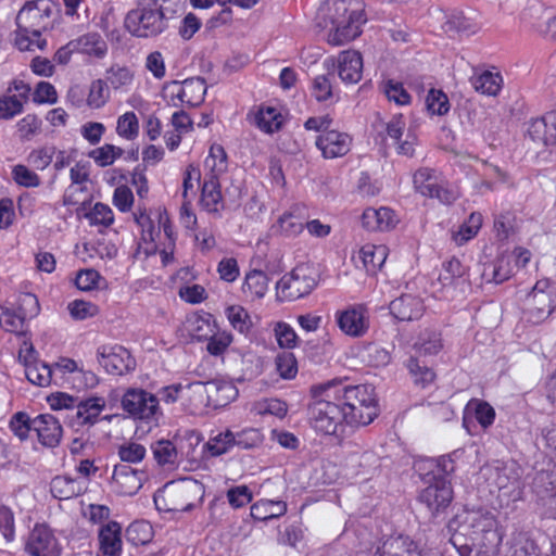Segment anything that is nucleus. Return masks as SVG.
<instances>
[{"label":"nucleus","instance_id":"nucleus-1","mask_svg":"<svg viewBox=\"0 0 556 556\" xmlns=\"http://www.w3.org/2000/svg\"><path fill=\"white\" fill-rule=\"evenodd\" d=\"M339 393L337 379L311 388L312 401L307 410L311 425L316 431L334 434L338 426L344 422Z\"/></svg>","mask_w":556,"mask_h":556},{"label":"nucleus","instance_id":"nucleus-2","mask_svg":"<svg viewBox=\"0 0 556 556\" xmlns=\"http://www.w3.org/2000/svg\"><path fill=\"white\" fill-rule=\"evenodd\" d=\"M339 404L344 422L350 426H367L378 416L375 390L370 386L348 384L337 379Z\"/></svg>","mask_w":556,"mask_h":556},{"label":"nucleus","instance_id":"nucleus-3","mask_svg":"<svg viewBox=\"0 0 556 556\" xmlns=\"http://www.w3.org/2000/svg\"><path fill=\"white\" fill-rule=\"evenodd\" d=\"M124 25L137 38H154L170 27L152 0H138L137 7L127 13Z\"/></svg>","mask_w":556,"mask_h":556},{"label":"nucleus","instance_id":"nucleus-4","mask_svg":"<svg viewBox=\"0 0 556 556\" xmlns=\"http://www.w3.org/2000/svg\"><path fill=\"white\" fill-rule=\"evenodd\" d=\"M156 395L141 388H128L121 397L123 410L131 418L146 424H157L162 416Z\"/></svg>","mask_w":556,"mask_h":556},{"label":"nucleus","instance_id":"nucleus-5","mask_svg":"<svg viewBox=\"0 0 556 556\" xmlns=\"http://www.w3.org/2000/svg\"><path fill=\"white\" fill-rule=\"evenodd\" d=\"M415 190L424 197L437 199L445 205L453 204L458 199V192L445 179L442 173L421 167L413 176Z\"/></svg>","mask_w":556,"mask_h":556},{"label":"nucleus","instance_id":"nucleus-6","mask_svg":"<svg viewBox=\"0 0 556 556\" xmlns=\"http://www.w3.org/2000/svg\"><path fill=\"white\" fill-rule=\"evenodd\" d=\"M556 308V285L548 279L539 280L525 299L529 320L539 324Z\"/></svg>","mask_w":556,"mask_h":556},{"label":"nucleus","instance_id":"nucleus-7","mask_svg":"<svg viewBox=\"0 0 556 556\" xmlns=\"http://www.w3.org/2000/svg\"><path fill=\"white\" fill-rule=\"evenodd\" d=\"M31 13H35V17H41L37 0L27 1L16 15L15 46L21 51L31 50L33 46L42 50L47 45L46 39H40V29L35 28V23H30Z\"/></svg>","mask_w":556,"mask_h":556},{"label":"nucleus","instance_id":"nucleus-8","mask_svg":"<svg viewBox=\"0 0 556 556\" xmlns=\"http://www.w3.org/2000/svg\"><path fill=\"white\" fill-rule=\"evenodd\" d=\"M494 526L495 519L490 511L484 509L465 510L450 520L447 530L450 533L459 532L462 535L471 536L475 540L476 536L492 531Z\"/></svg>","mask_w":556,"mask_h":556},{"label":"nucleus","instance_id":"nucleus-9","mask_svg":"<svg viewBox=\"0 0 556 556\" xmlns=\"http://www.w3.org/2000/svg\"><path fill=\"white\" fill-rule=\"evenodd\" d=\"M486 479L490 480L498 491L511 498L518 501L522 494V481L520 468L511 464H498L485 469Z\"/></svg>","mask_w":556,"mask_h":556},{"label":"nucleus","instance_id":"nucleus-10","mask_svg":"<svg viewBox=\"0 0 556 556\" xmlns=\"http://www.w3.org/2000/svg\"><path fill=\"white\" fill-rule=\"evenodd\" d=\"M316 279L307 266L295 267L277 282L278 294L289 301L301 299L312 292L316 287Z\"/></svg>","mask_w":556,"mask_h":556},{"label":"nucleus","instance_id":"nucleus-11","mask_svg":"<svg viewBox=\"0 0 556 556\" xmlns=\"http://www.w3.org/2000/svg\"><path fill=\"white\" fill-rule=\"evenodd\" d=\"M353 13L349 14L340 21V25H336L326 34L327 42L331 46H343L354 40L362 34V27L367 22L365 15V4L362 1L353 9Z\"/></svg>","mask_w":556,"mask_h":556},{"label":"nucleus","instance_id":"nucleus-12","mask_svg":"<svg viewBox=\"0 0 556 556\" xmlns=\"http://www.w3.org/2000/svg\"><path fill=\"white\" fill-rule=\"evenodd\" d=\"M97 361L110 375L122 376L135 369L136 362L124 346L101 345L97 349Z\"/></svg>","mask_w":556,"mask_h":556},{"label":"nucleus","instance_id":"nucleus-13","mask_svg":"<svg viewBox=\"0 0 556 556\" xmlns=\"http://www.w3.org/2000/svg\"><path fill=\"white\" fill-rule=\"evenodd\" d=\"M381 130H378V137L381 143L387 146V140L391 139L393 144L396 146V151L401 155L413 156L415 152L416 138L414 135L407 132L406 138L402 140L406 129V123L403 115L393 116L388 123H380Z\"/></svg>","mask_w":556,"mask_h":556},{"label":"nucleus","instance_id":"nucleus-14","mask_svg":"<svg viewBox=\"0 0 556 556\" xmlns=\"http://www.w3.org/2000/svg\"><path fill=\"white\" fill-rule=\"evenodd\" d=\"M166 501L164 509L167 511H190L194 505L189 502L192 497L201 492V484L191 479H185L182 483L175 484L174 482L166 484Z\"/></svg>","mask_w":556,"mask_h":556},{"label":"nucleus","instance_id":"nucleus-15","mask_svg":"<svg viewBox=\"0 0 556 556\" xmlns=\"http://www.w3.org/2000/svg\"><path fill=\"white\" fill-rule=\"evenodd\" d=\"M362 0H326L324 1L316 15V24L319 28L329 33L340 21L353 13V9Z\"/></svg>","mask_w":556,"mask_h":556},{"label":"nucleus","instance_id":"nucleus-16","mask_svg":"<svg viewBox=\"0 0 556 556\" xmlns=\"http://www.w3.org/2000/svg\"><path fill=\"white\" fill-rule=\"evenodd\" d=\"M453 498L451 483L444 478L435 479L433 483L425 488L419 500L424 503L434 516L445 509Z\"/></svg>","mask_w":556,"mask_h":556},{"label":"nucleus","instance_id":"nucleus-17","mask_svg":"<svg viewBox=\"0 0 556 556\" xmlns=\"http://www.w3.org/2000/svg\"><path fill=\"white\" fill-rule=\"evenodd\" d=\"M26 551L31 556H60L61 554L52 531L43 525H37L29 533Z\"/></svg>","mask_w":556,"mask_h":556},{"label":"nucleus","instance_id":"nucleus-18","mask_svg":"<svg viewBox=\"0 0 556 556\" xmlns=\"http://www.w3.org/2000/svg\"><path fill=\"white\" fill-rule=\"evenodd\" d=\"M337 324L343 333L353 338L364 336L369 327L366 309L362 305L338 312Z\"/></svg>","mask_w":556,"mask_h":556},{"label":"nucleus","instance_id":"nucleus-19","mask_svg":"<svg viewBox=\"0 0 556 556\" xmlns=\"http://www.w3.org/2000/svg\"><path fill=\"white\" fill-rule=\"evenodd\" d=\"M351 144L352 138L346 132L337 130L320 134L316 139V147L325 159L344 156L351 150Z\"/></svg>","mask_w":556,"mask_h":556},{"label":"nucleus","instance_id":"nucleus-20","mask_svg":"<svg viewBox=\"0 0 556 556\" xmlns=\"http://www.w3.org/2000/svg\"><path fill=\"white\" fill-rule=\"evenodd\" d=\"M33 430L37 433L39 442L47 447L58 446L63 435L59 418L51 414H41L34 418Z\"/></svg>","mask_w":556,"mask_h":556},{"label":"nucleus","instance_id":"nucleus-21","mask_svg":"<svg viewBox=\"0 0 556 556\" xmlns=\"http://www.w3.org/2000/svg\"><path fill=\"white\" fill-rule=\"evenodd\" d=\"M146 478L144 471L136 470L128 465H116L112 476L117 492L127 496L135 495L142 488Z\"/></svg>","mask_w":556,"mask_h":556},{"label":"nucleus","instance_id":"nucleus-22","mask_svg":"<svg viewBox=\"0 0 556 556\" xmlns=\"http://www.w3.org/2000/svg\"><path fill=\"white\" fill-rule=\"evenodd\" d=\"M528 136L533 142L545 147L556 144V110L532 119L528 126Z\"/></svg>","mask_w":556,"mask_h":556},{"label":"nucleus","instance_id":"nucleus-23","mask_svg":"<svg viewBox=\"0 0 556 556\" xmlns=\"http://www.w3.org/2000/svg\"><path fill=\"white\" fill-rule=\"evenodd\" d=\"M390 313L401 321L418 319L424 314V303L420 298L403 294L390 303Z\"/></svg>","mask_w":556,"mask_h":556},{"label":"nucleus","instance_id":"nucleus-24","mask_svg":"<svg viewBox=\"0 0 556 556\" xmlns=\"http://www.w3.org/2000/svg\"><path fill=\"white\" fill-rule=\"evenodd\" d=\"M338 75L345 84H356L363 75V58L354 50L342 51L338 58Z\"/></svg>","mask_w":556,"mask_h":556},{"label":"nucleus","instance_id":"nucleus-25","mask_svg":"<svg viewBox=\"0 0 556 556\" xmlns=\"http://www.w3.org/2000/svg\"><path fill=\"white\" fill-rule=\"evenodd\" d=\"M374 556H421V552L412 539L399 535L383 541Z\"/></svg>","mask_w":556,"mask_h":556},{"label":"nucleus","instance_id":"nucleus-26","mask_svg":"<svg viewBox=\"0 0 556 556\" xmlns=\"http://www.w3.org/2000/svg\"><path fill=\"white\" fill-rule=\"evenodd\" d=\"M200 204L207 213L220 216V212L225 206L217 176L211 175L204 180L201 189Z\"/></svg>","mask_w":556,"mask_h":556},{"label":"nucleus","instance_id":"nucleus-27","mask_svg":"<svg viewBox=\"0 0 556 556\" xmlns=\"http://www.w3.org/2000/svg\"><path fill=\"white\" fill-rule=\"evenodd\" d=\"M208 407H225L235 401L239 394L237 387L224 379L207 381Z\"/></svg>","mask_w":556,"mask_h":556},{"label":"nucleus","instance_id":"nucleus-28","mask_svg":"<svg viewBox=\"0 0 556 556\" xmlns=\"http://www.w3.org/2000/svg\"><path fill=\"white\" fill-rule=\"evenodd\" d=\"M494 419L495 410L489 403L472 400L465 408L463 425L468 432H471L470 425L473 420H477L483 429H486L494 422Z\"/></svg>","mask_w":556,"mask_h":556},{"label":"nucleus","instance_id":"nucleus-29","mask_svg":"<svg viewBox=\"0 0 556 556\" xmlns=\"http://www.w3.org/2000/svg\"><path fill=\"white\" fill-rule=\"evenodd\" d=\"M100 549L105 556H119L122 552V527L116 521H109L99 530Z\"/></svg>","mask_w":556,"mask_h":556},{"label":"nucleus","instance_id":"nucleus-30","mask_svg":"<svg viewBox=\"0 0 556 556\" xmlns=\"http://www.w3.org/2000/svg\"><path fill=\"white\" fill-rule=\"evenodd\" d=\"M86 482L68 476H56L50 482V492L58 500H70L86 491Z\"/></svg>","mask_w":556,"mask_h":556},{"label":"nucleus","instance_id":"nucleus-31","mask_svg":"<svg viewBox=\"0 0 556 556\" xmlns=\"http://www.w3.org/2000/svg\"><path fill=\"white\" fill-rule=\"evenodd\" d=\"M105 408V401L103 397H89L84 401H77L76 405V422L79 426L94 425Z\"/></svg>","mask_w":556,"mask_h":556},{"label":"nucleus","instance_id":"nucleus-32","mask_svg":"<svg viewBox=\"0 0 556 556\" xmlns=\"http://www.w3.org/2000/svg\"><path fill=\"white\" fill-rule=\"evenodd\" d=\"M533 491L544 506L556 507V478L548 472H540L533 481Z\"/></svg>","mask_w":556,"mask_h":556},{"label":"nucleus","instance_id":"nucleus-33","mask_svg":"<svg viewBox=\"0 0 556 556\" xmlns=\"http://www.w3.org/2000/svg\"><path fill=\"white\" fill-rule=\"evenodd\" d=\"M283 123V117L273 106H260L252 115V124L266 134L278 131Z\"/></svg>","mask_w":556,"mask_h":556},{"label":"nucleus","instance_id":"nucleus-34","mask_svg":"<svg viewBox=\"0 0 556 556\" xmlns=\"http://www.w3.org/2000/svg\"><path fill=\"white\" fill-rule=\"evenodd\" d=\"M77 52L102 59L108 52L105 40L98 33H88L74 40Z\"/></svg>","mask_w":556,"mask_h":556},{"label":"nucleus","instance_id":"nucleus-35","mask_svg":"<svg viewBox=\"0 0 556 556\" xmlns=\"http://www.w3.org/2000/svg\"><path fill=\"white\" fill-rule=\"evenodd\" d=\"M286 511L287 504L282 501L261 500L251 506V517L260 521L278 518Z\"/></svg>","mask_w":556,"mask_h":556},{"label":"nucleus","instance_id":"nucleus-36","mask_svg":"<svg viewBox=\"0 0 556 556\" xmlns=\"http://www.w3.org/2000/svg\"><path fill=\"white\" fill-rule=\"evenodd\" d=\"M151 450L157 465L173 469L178 464V452L169 440H159L151 445Z\"/></svg>","mask_w":556,"mask_h":556},{"label":"nucleus","instance_id":"nucleus-37","mask_svg":"<svg viewBox=\"0 0 556 556\" xmlns=\"http://www.w3.org/2000/svg\"><path fill=\"white\" fill-rule=\"evenodd\" d=\"M503 79L498 73L485 71L471 78L473 88L488 96H496L501 90Z\"/></svg>","mask_w":556,"mask_h":556},{"label":"nucleus","instance_id":"nucleus-38","mask_svg":"<svg viewBox=\"0 0 556 556\" xmlns=\"http://www.w3.org/2000/svg\"><path fill=\"white\" fill-rule=\"evenodd\" d=\"M26 319L17 309L0 305V326L9 332L24 334Z\"/></svg>","mask_w":556,"mask_h":556},{"label":"nucleus","instance_id":"nucleus-39","mask_svg":"<svg viewBox=\"0 0 556 556\" xmlns=\"http://www.w3.org/2000/svg\"><path fill=\"white\" fill-rule=\"evenodd\" d=\"M414 348L419 355H434L442 349L441 336L437 331L425 330L418 337Z\"/></svg>","mask_w":556,"mask_h":556},{"label":"nucleus","instance_id":"nucleus-40","mask_svg":"<svg viewBox=\"0 0 556 556\" xmlns=\"http://www.w3.org/2000/svg\"><path fill=\"white\" fill-rule=\"evenodd\" d=\"M268 288V277L262 270H251L247 274L244 283H243V292L250 293L253 298H263Z\"/></svg>","mask_w":556,"mask_h":556},{"label":"nucleus","instance_id":"nucleus-41","mask_svg":"<svg viewBox=\"0 0 556 556\" xmlns=\"http://www.w3.org/2000/svg\"><path fill=\"white\" fill-rule=\"evenodd\" d=\"M187 99L185 102L189 106H197L204 101L206 93L205 80L201 77H191L182 81Z\"/></svg>","mask_w":556,"mask_h":556},{"label":"nucleus","instance_id":"nucleus-42","mask_svg":"<svg viewBox=\"0 0 556 556\" xmlns=\"http://www.w3.org/2000/svg\"><path fill=\"white\" fill-rule=\"evenodd\" d=\"M25 374L29 382L39 387H48L52 381V369L42 362L27 364Z\"/></svg>","mask_w":556,"mask_h":556},{"label":"nucleus","instance_id":"nucleus-43","mask_svg":"<svg viewBox=\"0 0 556 556\" xmlns=\"http://www.w3.org/2000/svg\"><path fill=\"white\" fill-rule=\"evenodd\" d=\"M387 247L386 245H374L366 244L361 250V256L364 265L368 269L381 268L387 258Z\"/></svg>","mask_w":556,"mask_h":556},{"label":"nucleus","instance_id":"nucleus-44","mask_svg":"<svg viewBox=\"0 0 556 556\" xmlns=\"http://www.w3.org/2000/svg\"><path fill=\"white\" fill-rule=\"evenodd\" d=\"M184 397H187L194 408L208 406L207 382L194 381L184 386Z\"/></svg>","mask_w":556,"mask_h":556},{"label":"nucleus","instance_id":"nucleus-45","mask_svg":"<svg viewBox=\"0 0 556 556\" xmlns=\"http://www.w3.org/2000/svg\"><path fill=\"white\" fill-rule=\"evenodd\" d=\"M407 368L413 377L414 383L425 388L434 380L433 370L421 363L417 357H410L407 362Z\"/></svg>","mask_w":556,"mask_h":556},{"label":"nucleus","instance_id":"nucleus-46","mask_svg":"<svg viewBox=\"0 0 556 556\" xmlns=\"http://www.w3.org/2000/svg\"><path fill=\"white\" fill-rule=\"evenodd\" d=\"M126 541L135 546L144 545L151 539V526L146 521H135L125 531Z\"/></svg>","mask_w":556,"mask_h":556},{"label":"nucleus","instance_id":"nucleus-47","mask_svg":"<svg viewBox=\"0 0 556 556\" xmlns=\"http://www.w3.org/2000/svg\"><path fill=\"white\" fill-rule=\"evenodd\" d=\"M110 99L108 83L103 79H96L90 84L87 97V104L92 109H100Z\"/></svg>","mask_w":556,"mask_h":556},{"label":"nucleus","instance_id":"nucleus-48","mask_svg":"<svg viewBox=\"0 0 556 556\" xmlns=\"http://www.w3.org/2000/svg\"><path fill=\"white\" fill-rule=\"evenodd\" d=\"M124 151L119 147L105 143L89 152L91 157L99 166L106 167L114 163V161L123 155Z\"/></svg>","mask_w":556,"mask_h":556},{"label":"nucleus","instance_id":"nucleus-49","mask_svg":"<svg viewBox=\"0 0 556 556\" xmlns=\"http://www.w3.org/2000/svg\"><path fill=\"white\" fill-rule=\"evenodd\" d=\"M156 3L157 9L164 15L168 24L172 26L184 14L186 9V0H152Z\"/></svg>","mask_w":556,"mask_h":556},{"label":"nucleus","instance_id":"nucleus-50","mask_svg":"<svg viewBox=\"0 0 556 556\" xmlns=\"http://www.w3.org/2000/svg\"><path fill=\"white\" fill-rule=\"evenodd\" d=\"M233 446V432L226 430L212 437L205 444L211 456H219L227 453Z\"/></svg>","mask_w":556,"mask_h":556},{"label":"nucleus","instance_id":"nucleus-51","mask_svg":"<svg viewBox=\"0 0 556 556\" xmlns=\"http://www.w3.org/2000/svg\"><path fill=\"white\" fill-rule=\"evenodd\" d=\"M116 132L127 140H134L138 136L139 122L134 112H126L118 117Z\"/></svg>","mask_w":556,"mask_h":556},{"label":"nucleus","instance_id":"nucleus-52","mask_svg":"<svg viewBox=\"0 0 556 556\" xmlns=\"http://www.w3.org/2000/svg\"><path fill=\"white\" fill-rule=\"evenodd\" d=\"M299 208H293L290 212H286L278 219V225L282 233L287 237H294L302 232L304 223L301 217L296 215Z\"/></svg>","mask_w":556,"mask_h":556},{"label":"nucleus","instance_id":"nucleus-53","mask_svg":"<svg viewBox=\"0 0 556 556\" xmlns=\"http://www.w3.org/2000/svg\"><path fill=\"white\" fill-rule=\"evenodd\" d=\"M466 271L467 267L464 266L458 258L452 257L443 263L439 280L443 286H447L453 283L455 279L462 278Z\"/></svg>","mask_w":556,"mask_h":556},{"label":"nucleus","instance_id":"nucleus-54","mask_svg":"<svg viewBox=\"0 0 556 556\" xmlns=\"http://www.w3.org/2000/svg\"><path fill=\"white\" fill-rule=\"evenodd\" d=\"M516 215L506 211L497 215L494 219V230L500 240H506L515 232Z\"/></svg>","mask_w":556,"mask_h":556},{"label":"nucleus","instance_id":"nucleus-55","mask_svg":"<svg viewBox=\"0 0 556 556\" xmlns=\"http://www.w3.org/2000/svg\"><path fill=\"white\" fill-rule=\"evenodd\" d=\"M134 80L132 72L127 67L112 66L106 72V83L115 90L124 89L131 85Z\"/></svg>","mask_w":556,"mask_h":556},{"label":"nucleus","instance_id":"nucleus-56","mask_svg":"<svg viewBox=\"0 0 556 556\" xmlns=\"http://www.w3.org/2000/svg\"><path fill=\"white\" fill-rule=\"evenodd\" d=\"M55 153L56 149L54 146H45L33 150L29 153L27 161L36 169L43 170L51 164Z\"/></svg>","mask_w":556,"mask_h":556},{"label":"nucleus","instance_id":"nucleus-57","mask_svg":"<svg viewBox=\"0 0 556 556\" xmlns=\"http://www.w3.org/2000/svg\"><path fill=\"white\" fill-rule=\"evenodd\" d=\"M13 180L25 188H36L41 184L40 177L27 166L17 164L12 168Z\"/></svg>","mask_w":556,"mask_h":556},{"label":"nucleus","instance_id":"nucleus-58","mask_svg":"<svg viewBox=\"0 0 556 556\" xmlns=\"http://www.w3.org/2000/svg\"><path fill=\"white\" fill-rule=\"evenodd\" d=\"M228 320L231 326L241 333L249 331L251 327V319L248 312L239 305L229 306L226 309Z\"/></svg>","mask_w":556,"mask_h":556},{"label":"nucleus","instance_id":"nucleus-59","mask_svg":"<svg viewBox=\"0 0 556 556\" xmlns=\"http://www.w3.org/2000/svg\"><path fill=\"white\" fill-rule=\"evenodd\" d=\"M11 431L21 440L24 441L28 438L29 432L33 430V419L24 412L15 413L10 420Z\"/></svg>","mask_w":556,"mask_h":556},{"label":"nucleus","instance_id":"nucleus-60","mask_svg":"<svg viewBox=\"0 0 556 556\" xmlns=\"http://www.w3.org/2000/svg\"><path fill=\"white\" fill-rule=\"evenodd\" d=\"M426 105L431 114L444 115L450 110L447 96L441 90L431 89L426 98Z\"/></svg>","mask_w":556,"mask_h":556},{"label":"nucleus","instance_id":"nucleus-61","mask_svg":"<svg viewBox=\"0 0 556 556\" xmlns=\"http://www.w3.org/2000/svg\"><path fill=\"white\" fill-rule=\"evenodd\" d=\"M91 225L110 226L114 222V215L111 207L103 203H96L93 208L86 214Z\"/></svg>","mask_w":556,"mask_h":556},{"label":"nucleus","instance_id":"nucleus-62","mask_svg":"<svg viewBox=\"0 0 556 556\" xmlns=\"http://www.w3.org/2000/svg\"><path fill=\"white\" fill-rule=\"evenodd\" d=\"M274 331L280 348L293 349L296 345L298 336L289 324L279 321L276 324Z\"/></svg>","mask_w":556,"mask_h":556},{"label":"nucleus","instance_id":"nucleus-63","mask_svg":"<svg viewBox=\"0 0 556 556\" xmlns=\"http://www.w3.org/2000/svg\"><path fill=\"white\" fill-rule=\"evenodd\" d=\"M276 368L283 379H292L298 372V365L291 352H283L276 357Z\"/></svg>","mask_w":556,"mask_h":556},{"label":"nucleus","instance_id":"nucleus-64","mask_svg":"<svg viewBox=\"0 0 556 556\" xmlns=\"http://www.w3.org/2000/svg\"><path fill=\"white\" fill-rule=\"evenodd\" d=\"M382 89L388 100L393 101L399 105L408 104L410 101V96L401 83L388 80L383 84Z\"/></svg>","mask_w":556,"mask_h":556}]
</instances>
